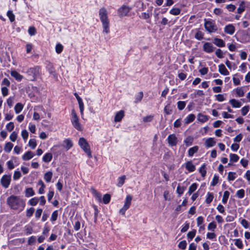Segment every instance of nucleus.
Returning a JSON list of instances; mask_svg holds the SVG:
<instances>
[{
  "label": "nucleus",
  "instance_id": "f257e3e1",
  "mask_svg": "<svg viewBox=\"0 0 250 250\" xmlns=\"http://www.w3.org/2000/svg\"><path fill=\"white\" fill-rule=\"evenodd\" d=\"M7 203L12 209L22 211L25 207V202L20 197L11 195L7 199Z\"/></svg>",
  "mask_w": 250,
  "mask_h": 250
},
{
  "label": "nucleus",
  "instance_id": "f03ea898",
  "mask_svg": "<svg viewBox=\"0 0 250 250\" xmlns=\"http://www.w3.org/2000/svg\"><path fill=\"white\" fill-rule=\"evenodd\" d=\"M99 16L102 24L103 32L106 34L108 33L109 32L110 22L108 18L107 11L105 8L102 7L100 9Z\"/></svg>",
  "mask_w": 250,
  "mask_h": 250
},
{
  "label": "nucleus",
  "instance_id": "7ed1b4c3",
  "mask_svg": "<svg viewBox=\"0 0 250 250\" xmlns=\"http://www.w3.org/2000/svg\"><path fill=\"white\" fill-rule=\"evenodd\" d=\"M26 74L29 81H35L41 74V68L39 66L31 67L27 69Z\"/></svg>",
  "mask_w": 250,
  "mask_h": 250
},
{
  "label": "nucleus",
  "instance_id": "20e7f679",
  "mask_svg": "<svg viewBox=\"0 0 250 250\" xmlns=\"http://www.w3.org/2000/svg\"><path fill=\"white\" fill-rule=\"evenodd\" d=\"M71 122L73 127L79 131L83 129L82 126L79 122V118L74 109L72 110L71 113Z\"/></svg>",
  "mask_w": 250,
  "mask_h": 250
},
{
  "label": "nucleus",
  "instance_id": "39448f33",
  "mask_svg": "<svg viewBox=\"0 0 250 250\" xmlns=\"http://www.w3.org/2000/svg\"><path fill=\"white\" fill-rule=\"evenodd\" d=\"M78 144L81 148L85 152L89 158H92V156L90 151V146L87 141L83 137L79 139Z\"/></svg>",
  "mask_w": 250,
  "mask_h": 250
},
{
  "label": "nucleus",
  "instance_id": "423d86ee",
  "mask_svg": "<svg viewBox=\"0 0 250 250\" xmlns=\"http://www.w3.org/2000/svg\"><path fill=\"white\" fill-rule=\"evenodd\" d=\"M204 21L205 28L208 32L210 33H214L217 31L218 28L214 21L205 19Z\"/></svg>",
  "mask_w": 250,
  "mask_h": 250
},
{
  "label": "nucleus",
  "instance_id": "0eeeda50",
  "mask_svg": "<svg viewBox=\"0 0 250 250\" xmlns=\"http://www.w3.org/2000/svg\"><path fill=\"white\" fill-rule=\"evenodd\" d=\"M132 199V197L131 195H128L126 196L125 199V204L123 208L119 211L121 214L123 215H125L126 210L129 208Z\"/></svg>",
  "mask_w": 250,
  "mask_h": 250
},
{
  "label": "nucleus",
  "instance_id": "6e6552de",
  "mask_svg": "<svg viewBox=\"0 0 250 250\" xmlns=\"http://www.w3.org/2000/svg\"><path fill=\"white\" fill-rule=\"evenodd\" d=\"M11 182V175H4L0 179V183L3 187L5 188H8Z\"/></svg>",
  "mask_w": 250,
  "mask_h": 250
},
{
  "label": "nucleus",
  "instance_id": "1a4fd4ad",
  "mask_svg": "<svg viewBox=\"0 0 250 250\" xmlns=\"http://www.w3.org/2000/svg\"><path fill=\"white\" fill-rule=\"evenodd\" d=\"M131 10V8L126 5H123L118 10L119 16L120 17H123L127 16V14Z\"/></svg>",
  "mask_w": 250,
  "mask_h": 250
},
{
  "label": "nucleus",
  "instance_id": "9d476101",
  "mask_svg": "<svg viewBox=\"0 0 250 250\" xmlns=\"http://www.w3.org/2000/svg\"><path fill=\"white\" fill-rule=\"evenodd\" d=\"M215 48L212 43L208 42L204 43L203 46V50L208 53H210L213 52Z\"/></svg>",
  "mask_w": 250,
  "mask_h": 250
},
{
  "label": "nucleus",
  "instance_id": "9b49d317",
  "mask_svg": "<svg viewBox=\"0 0 250 250\" xmlns=\"http://www.w3.org/2000/svg\"><path fill=\"white\" fill-rule=\"evenodd\" d=\"M235 31V27L232 24H229L224 27V32L229 35H233Z\"/></svg>",
  "mask_w": 250,
  "mask_h": 250
},
{
  "label": "nucleus",
  "instance_id": "f8f14e48",
  "mask_svg": "<svg viewBox=\"0 0 250 250\" xmlns=\"http://www.w3.org/2000/svg\"><path fill=\"white\" fill-rule=\"evenodd\" d=\"M168 143L171 146H175L177 144V138L175 134L169 135L167 139Z\"/></svg>",
  "mask_w": 250,
  "mask_h": 250
},
{
  "label": "nucleus",
  "instance_id": "ddd939ff",
  "mask_svg": "<svg viewBox=\"0 0 250 250\" xmlns=\"http://www.w3.org/2000/svg\"><path fill=\"white\" fill-rule=\"evenodd\" d=\"M218 71L222 75L226 76L229 75V72L224 64H220L218 66Z\"/></svg>",
  "mask_w": 250,
  "mask_h": 250
},
{
  "label": "nucleus",
  "instance_id": "4468645a",
  "mask_svg": "<svg viewBox=\"0 0 250 250\" xmlns=\"http://www.w3.org/2000/svg\"><path fill=\"white\" fill-rule=\"evenodd\" d=\"M216 144L213 138H208L207 139L205 142V146L207 147H210L213 146Z\"/></svg>",
  "mask_w": 250,
  "mask_h": 250
},
{
  "label": "nucleus",
  "instance_id": "2eb2a0df",
  "mask_svg": "<svg viewBox=\"0 0 250 250\" xmlns=\"http://www.w3.org/2000/svg\"><path fill=\"white\" fill-rule=\"evenodd\" d=\"M125 114L123 110H120L117 112L114 117V121L115 122H119L121 121L123 118L124 117Z\"/></svg>",
  "mask_w": 250,
  "mask_h": 250
},
{
  "label": "nucleus",
  "instance_id": "dca6fc26",
  "mask_svg": "<svg viewBox=\"0 0 250 250\" xmlns=\"http://www.w3.org/2000/svg\"><path fill=\"white\" fill-rule=\"evenodd\" d=\"M213 43L219 47H223L225 46V42L221 39L215 38L213 39Z\"/></svg>",
  "mask_w": 250,
  "mask_h": 250
},
{
  "label": "nucleus",
  "instance_id": "f3484780",
  "mask_svg": "<svg viewBox=\"0 0 250 250\" xmlns=\"http://www.w3.org/2000/svg\"><path fill=\"white\" fill-rule=\"evenodd\" d=\"M185 167L189 172H193L195 170V166L191 161H188L185 164Z\"/></svg>",
  "mask_w": 250,
  "mask_h": 250
},
{
  "label": "nucleus",
  "instance_id": "a211bd4d",
  "mask_svg": "<svg viewBox=\"0 0 250 250\" xmlns=\"http://www.w3.org/2000/svg\"><path fill=\"white\" fill-rule=\"evenodd\" d=\"M229 103L233 108H239L242 105L241 103L235 99H230Z\"/></svg>",
  "mask_w": 250,
  "mask_h": 250
},
{
  "label": "nucleus",
  "instance_id": "6ab92c4d",
  "mask_svg": "<svg viewBox=\"0 0 250 250\" xmlns=\"http://www.w3.org/2000/svg\"><path fill=\"white\" fill-rule=\"evenodd\" d=\"M46 69L50 74L52 75L54 77L56 76V72L55 69L53 65V64L51 63H48V64L46 66Z\"/></svg>",
  "mask_w": 250,
  "mask_h": 250
},
{
  "label": "nucleus",
  "instance_id": "aec40b11",
  "mask_svg": "<svg viewBox=\"0 0 250 250\" xmlns=\"http://www.w3.org/2000/svg\"><path fill=\"white\" fill-rule=\"evenodd\" d=\"M10 74L18 81H21L23 78V76L15 70L11 71Z\"/></svg>",
  "mask_w": 250,
  "mask_h": 250
},
{
  "label": "nucleus",
  "instance_id": "412c9836",
  "mask_svg": "<svg viewBox=\"0 0 250 250\" xmlns=\"http://www.w3.org/2000/svg\"><path fill=\"white\" fill-rule=\"evenodd\" d=\"M35 154L31 151H27L22 157V158L24 161H27L34 156Z\"/></svg>",
  "mask_w": 250,
  "mask_h": 250
},
{
  "label": "nucleus",
  "instance_id": "4be33fe9",
  "mask_svg": "<svg viewBox=\"0 0 250 250\" xmlns=\"http://www.w3.org/2000/svg\"><path fill=\"white\" fill-rule=\"evenodd\" d=\"M209 119L208 116L199 113L197 115V119L199 122L202 123L207 122Z\"/></svg>",
  "mask_w": 250,
  "mask_h": 250
},
{
  "label": "nucleus",
  "instance_id": "5701e85b",
  "mask_svg": "<svg viewBox=\"0 0 250 250\" xmlns=\"http://www.w3.org/2000/svg\"><path fill=\"white\" fill-rule=\"evenodd\" d=\"M63 147L66 148L67 150L69 149L73 146V143L69 139H65L63 141Z\"/></svg>",
  "mask_w": 250,
  "mask_h": 250
},
{
  "label": "nucleus",
  "instance_id": "b1692460",
  "mask_svg": "<svg viewBox=\"0 0 250 250\" xmlns=\"http://www.w3.org/2000/svg\"><path fill=\"white\" fill-rule=\"evenodd\" d=\"M77 101H78V102L79 104L81 115L82 118H83V116L84 104H83V100L81 97H80L79 98H78Z\"/></svg>",
  "mask_w": 250,
  "mask_h": 250
},
{
  "label": "nucleus",
  "instance_id": "393cba45",
  "mask_svg": "<svg viewBox=\"0 0 250 250\" xmlns=\"http://www.w3.org/2000/svg\"><path fill=\"white\" fill-rule=\"evenodd\" d=\"M92 193L95 198L100 202H102V195L94 188H91Z\"/></svg>",
  "mask_w": 250,
  "mask_h": 250
},
{
  "label": "nucleus",
  "instance_id": "a878e982",
  "mask_svg": "<svg viewBox=\"0 0 250 250\" xmlns=\"http://www.w3.org/2000/svg\"><path fill=\"white\" fill-rule=\"evenodd\" d=\"M38 186H40V188L39 189V194H43L44 193V188H45V185L42 180H39L38 183Z\"/></svg>",
  "mask_w": 250,
  "mask_h": 250
},
{
  "label": "nucleus",
  "instance_id": "bb28decb",
  "mask_svg": "<svg viewBox=\"0 0 250 250\" xmlns=\"http://www.w3.org/2000/svg\"><path fill=\"white\" fill-rule=\"evenodd\" d=\"M195 119V116L193 114L188 115L184 119V122L186 124H188L193 122Z\"/></svg>",
  "mask_w": 250,
  "mask_h": 250
},
{
  "label": "nucleus",
  "instance_id": "cd10ccee",
  "mask_svg": "<svg viewBox=\"0 0 250 250\" xmlns=\"http://www.w3.org/2000/svg\"><path fill=\"white\" fill-rule=\"evenodd\" d=\"M53 173L51 171H48L44 173V179L47 183H49L51 182V179L52 178Z\"/></svg>",
  "mask_w": 250,
  "mask_h": 250
},
{
  "label": "nucleus",
  "instance_id": "c85d7f7f",
  "mask_svg": "<svg viewBox=\"0 0 250 250\" xmlns=\"http://www.w3.org/2000/svg\"><path fill=\"white\" fill-rule=\"evenodd\" d=\"M23 108V105L21 103H17L14 107L15 113L17 114H19L22 110Z\"/></svg>",
  "mask_w": 250,
  "mask_h": 250
},
{
  "label": "nucleus",
  "instance_id": "c756f323",
  "mask_svg": "<svg viewBox=\"0 0 250 250\" xmlns=\"http://www.w3.org/2000/svg\"><path fill=\"white\" fill-rule=\"evenodd\" d=\"M199 149L198 146H194L190 148L188 150V154L189 156L192 157L194 153L197 152Z\"/></svg>",
  "mask_w": 250,
  "mask_h": 250
},
{
  "label": "nucleus",
  "instance_id": "7c9ffc66",
  "mask_svg": "<svg viewBox=\"0 0 250 250\" xmlns=\"http://www.w3.org/2000/svg\"><path fill=\"white\" fill-rule=\"evenodd\" d=\"M52 159V155L51 153H47L42 157V160L46 163L49 162Z\"/></svg>",
  "mask_w": 250,
  "mask_h": 250
},
{
  "label": "nucleus",
  "instance_id": "2f4dec72",
  "mask_svg": "<svg viewBox=\"0 0 250 250\" xmlns=\"http://www.w3.org/2000/svg\"><path fill=\"white\" fill-rule=\"evenodd\" d=\"M197 187H198L197 184H196L195 183H193L189 187L188 190V193L189 195H191L194 191H195L196 190Z\"/></svg>",
  "mask_w": 250,
  "mask_h": 250
},
{
  "label": "nucleus",
  "instance_id": "473e14b6",
  "mask_svg": "<svg viewBox=\"0 0 250 250\" xmlns=\"http://www.w3.org/2000/svg\"><path fill=\"white\" fill-rule=\"evenodd\" d=\"M193 138L191 136H188L186 138V139L184 140V143L187 146H191L193 142Z\"/></svg>",
  "mask_w": 250,
  "mask_h": 250
},
{
  "label": "nucleus",
  "instance_id": "72a5a7b5",
  "mask_svg": "<svg viewBox=\"0 0 250 250\" xmlns=\"http://www.w3.org/2000/svg\"><path fill=\"white\" fill-rule=\"evenodd\" d=\"M25 196L27 197H29L33 196L35 194V192L33 189L31 188H27L25 190Z\"/></svg>",
  "mask_w": 250,
  "mask_h": 250
},
{
  "label": "nucleus",
  "instance_id": "f704fd0d",
  "mask_svg": "<svg viewBox=\"0 0 250 250\" xmlns=\"http://www.w3.org/2000/svg\"><path fill=\"white\" fill-rule=\"evenodd\" d=\"M213 197H214L213 194L212 193L209 192H208L207 194L206 202L207 204H209L213 200Z\"/></svg>",
  "mask_w": 250,
  "mask_h": 250
},
{
  "label": "nucleus",
  "instance_id": "c9c22d12",
  "mask_svg": "<svg viewBox=\"0 0 250 250\" xmlns=\"http://www.w3.org/2000/svg\"><path fill=\"white\" fill-rule=\"evenodd\" d=\"M13 145L10 142H7L5 144L4 150L6 152H10L12 150Z\"/></svg>",
  "mask_w": 250,
  "mask_h": 250
},
{
  "label": "nucleus",
  "instance_id": "e433bc0d",
  "mask_svg": "<svg viewBox=\"0 0 250 250\" xmlns=\"http://www.w3.org/2000/svg\"><path fill=\"white\" fill-rule=\"evenodd\" d=\"M125 178L126 177H125V175H123L118 178V184H117V186L118 187H121L124 185L125 181Z\"/></svg>",
  "mask_w": 250,
  "mask_h": 250
},
{
  "label": "nucleus",
  "instance_id": "4c0bfd02",
  "mask_svg": "<svg viewBox=\"0 0 250 250\" xmlns=\"http://www.w3.org/2000/svg\"><path fill=\"white\" fill-rule=\"evenodd\" d=\"M181 9L179 8H172L170 11L169 13L171 15L177 16L180 14Z\"/></svg>",
  "mask_w": 250,
  "mask_h": 250
},
{
  "label": "nucleus",
  "instance_id": "58836bf2",
  "mask_svg": "<svg viewBox=\"0 0 250 250\" xmlns=\"http://www.w3.org/2000/svg\"><path fill=\"white\" fill-rule=\"evenodd\" d=\"M229 196V192L228 191H225L224 192L222 202L223 204H225L227 203L228 199Z\"/></svg>",
  "mask_w": 250,
  "mask_h": 250
},
{
  "label": "nucleus",
  "instance_id": "ea45409f",
  "mask_svg": "<svg viewBox=\"0 0 250 250\" xmlns=\"http://www.w3.org/2000/svg\"><path fill=\"white\" fill-rule=\"evenodd\" d=\"M245 190L243 189H241L237 190L236 192V196L239 199L244 198L245 196Z\"/></svg>",
  "mask_w": 250,
  "mask_h": 250
},
{
  "label": "nucleus",
  "instance_id": "a19ab883",
  "mask_svg": "<svg viewBox=\"0 0 250 250\" xmlns=\"http://www.w3.org/2000/svg\"><path fill=\"white\" fill-rule=\"evenodd\" d=\"M217 225L215 222L213 221L208 224V229L210 231H214V230L216 229Z\"/></svg>",
  "mask_w": 250,
  "mask_h": 250
},
{
  "label": "nucleus",
  "instance_id": "79ce46f5",
  "mask_svg": "<svg viewBox=\"0 0 250 250\" xmlns=\"http://www.w3.org/2000/svg\"><path fill=\"white\" fill-rule=\"evenodd\" d=\"M39 201V199L38 197H34L31 198L28 202L30 205L34 206H36Z\"/></svg>",
  "mask_w": 250,
  "mask_h": 250
},
{
  "label": "nucleus",
  "instance_id": "37998d69",
  "mask_svg": "<svg viewBox=\"0 0 250 250\" xmlns=\"http://www.w3.org/2000/svg\"><path fill=\"white\" fill-rule=\"evenodd\" d=\"M234 241H235L234 244L239 249H242L243 248V244L240 239H234Z\"/></svg>",
  "mask_w": 250,
  "mask_h": 250
},
{
  "label": "nucleus",
  "instance_id": "c03bdc74",
  "mask_svg": "<svg viewBox=\"0 0 250 250\" xmlns=\"http://www.w3.org/2000/svg\"><path fill=\"white\" fill-rule=\"evenodd\" d=\"M230 161L233 162H236L238 161L239 157L236 154L231 153L229 154Z\"/></svg>",
  "mask_w": 250,
  "mask_h": 250
},
{
  "label": "nucleus",
  "instance_id": "a18cd8bd",
  "mask_svg": "<svg viewBox=\"0 0 250 250\" xmlns=\"http://www.w3.org/2000/svg\"><path fill=\"white\" fill-rule=\"evenodd\" d=\"M186 188L185 187H181L180 185H178L176 189V192L179 195V196H181L183 194Z\"/></svg>",
  "mask_w": 250,
  "mask_h": 250
},
{
  "label": "nucleus",
  "instance_id": "49530a36",
  "mask_svg": "<svg viewBox=\"0 0 250 250\" xmlns=\"http://www.w3.org/2000/svg\"><path fill=\"white\" fill-rule=\"evenodd\" d=\"M143 96H144V94H143V92L141 91V92H139L137 94V95H136V96L135 102L136 103L140 102L143 97Z\"/></svg>",
  "mask_w": 250,
  "mask_h": 250
},
{
  "label": "nucleus",
  "instance_id": "de8ad7c7",
  "mask_svg": "<svg viewBox=\"0 0 250 250\" xmlns=\"http://www.w3.org/2000/svg\"><path fill=\"white\" fill-rule=\"evenodd\" d=\"M236 93L238 97H243L244 95V89L242 87H238L236 89Z\"/></svg>",
  "mask_w": 250,
  "mask_h": 250
},
{
  "label": "nucleus",
  "instance_id": "09e8293b",
  "mask_svg": "<svg viewBox=\"0 0 250 250\" xmlns=\"http://www.w3.org/2000/svg\"><path fill=\"white\" fill-rule=\"evenodd\" d=\"M186 105V102L185 101H179L177 103V107L180 110L184 109Z\"/></svg>",
  "mask_w": 250,
  "mask_h": 250
},
{
  "label": "nucleus",
  "instance_id": "8fccbe9b",
  "mask_svg": "<svg viewBox=\"0 0 250 250\" xmlns=\"http://www.w3.org/2000/svg\"><path fill=\"white\" fill-rule=\"evenodd\" d=\"M245 2L244 1H241L239 7L237 9V12L239 14L242 13L245 10Z\"/></svg>",
  "mask_w": 250,
  "mask_h": 250
},
{
  "label": "nucleus",
  "instance_id": "3c124183",
  "mask_svg": "<svg viewBox=\"0 0 250 250\" xmlns=\"http://www.w3.org/2000/svg\"><path fill=\"white\" fill-rule=\"evenodd\" d=\"M14 101V97H10L6 100V103L9 108H11L13 106Z\"/></svg>",
  "mask_w": 250,
  "mask_h": 250
},
{
  "label": "nucleus",
  "instance_id": "603ef678",
  "mask_svg": "<svg viewBox=\"0 0 250 250\" xmlns=\"http://www.w3.org/2000/svg\"><path fill=\"white\" fill-rule=\"evenodd\" d=\"M111 196L109 194H105L103 198V202L104 204H108L110 200Z\"/></svg>",
  "mask_w": 250,
  "mask_h": 250
},
{
  "label": "nucleus",
  "instance_id": "864d4df0",
  "mask_svg": "<svg viewBox=\"0 0 250 250\" xmlns=\"http://www.w3.org/2000/svg\"><path fill=\"white\" fill-rule=\"evenodd\" d=\"M203 33L200 30H198L195 35V38L198 40H201L202 39H203Z\"/></svg>",
  "mask_w": 250,
  "mask_h": 250
},
{
  "label": "nucleus",
  "instance_id": "5fc2aeb1",
  "mask_svg": "<svg viewBox=\"0 0 250 250\" xmlns=\"http://www.w3.org/2000/svg\"><path fill=\"white\" fill-rule=\"evenodd\" d=\"M28 145L32 149H35L37 146L36 140L35 139H30L29 141Z\"/></svg>",
  "mask_w": 250,
  "mask_h": 250
},
{
  "label": "nucleus",
  "instance_id": "6e6d98bb",
  "mask_svg": "<svg viewBox=\"0 0 250 250\" xmlns=\"http://www.w3.org/2000/svg\"><path fill=\"white\" fill-rule=\"evenodd\" d=\"M236 178V173L229 172L228 173V179L229 181H233Z\"/></svg>",
  "mask_w": 250,
  "mask_h": 250
},
{
  "label": "nucleus",
  "instance_id": "4d7b16f0",
  "mask_svg": "<svg viewBox=\"0 0 250 250\" xmlns=\"http://www.w3.org/2000/svg\"><path fill=\"white\" fill-rule=\"evenodd\" d=\"M63 48V47L61 43L57 44L56 47H55V50H56V53L58 54L61 53L62 52Z\"/></svg>",
  "mask_w": 250,
  "mask_h": 250
},
{
  "label": "nucleus",
  "instance_id": "13d9d810",
  "mask_svg": "<svg viewBox=\"0 0 250 250\" xmlns=\"http://www.w3.org/2000/svg\"><path fill=\"white\" fill-rule=\"evenodd\" d=\"M238 75V74H236L234 75L233 77V82L234 85H238L240 84V80L239 78L238 77H236V76H237Z\"/></svg>",
  "mask_w": 250,
  "mask_h": 250
},
{
  "label": "nucleus",
  "instance_id": "bf43d9fd",
  "mask_svg": "<svg viewBox=\"0 0 250 250\" xmlns=\"http://www.w3.org/2000/svg\"><path fill=\"white\" fill-rule=\"evenodd\" d=\"M250 106L249 105L245 106L241 109V114L243 116L246 115L249 112Z\"/></svg>",
  "mask_w": 250,
  "mask_h": 250
},
{
  "label": "nucleus",
  "instance_id": "052dcab7",
  "mask_svg": "<svg viewBox=\"0 0 250 250\" xmlns=\"http://www.w3.org/2000/svg\"><path fill=\"white\" fill-rule=\"evenodd\" d=\"M14 128V124L11 122L7 124L6 125V129L9 132L12 131Z\"/></svg>",
  "mask_w": 250,
  "mask_h": 250
},
{
  "label": "nucleus",
  "instance_id": "680f3d73",
  "mask_svg": "<svg viewBox=\"0 0 250 250\" xmlns=\"http://www.w3.org/2000/svg\"><path fill=\"white\" fill-rule=\"evenodd\" d=\"M7 16L9 18L11 22H13L15 20V15L12 11H8L7 13Z\"/></svg>",
  "mask_w": 250,
  "mask_h": 250
},
{
  "label": "nucleus",
  "instance_id": "e2e57ef3",
  "mask_svg": "<svg viewBox=\"0 0 250 250\" xmlns=\"http://www.w3.org/2000/svg\"><path fill=\"white\" fill-rule=\"evenodd\" d=\"M154 116L152 115H150L146 116L143 118V120L144 122H150L153 119Z\"/></svg>",
  "mask_w": 250,
  "mask_h": 250
},
{
  "label": "nucleus",
  "instance_id": "0e129e2a",
  "mask_svg": "<svg viewBox=\"0 0 250 250\" xmlns=\"http://www.w3.org/2000/svg\"><path fill=\"white\" fill-rule=\"evenodd\" d=\"M196 232V230L195 229H193L192 231H189L187 234L188 237L190 238L191 240L192 239L195 237Z\"/></svg>",
  "mask_w": 250,
  "mask_h": 250
},
{
  "label": "nucleus",
  "instance_id": "69168bd1",
  "mask_svg": "<svg viewBox=\"0 0 250 250\" xmlns=\"http://www.w3.org/2000/svg\"><path fill=\"white\" fill-rule=\"evenodd\" d=\"M187 245V243L185 240L181 241L179 244L178 247L180 249L182 250H184L186 248Z\"/></svg>",
  "mask_w": 250,
  "mask_h": 250
},
{
  "label": "nucleus",
  "instance_id": "338daca9",
  "mask_svg": "<svg viewBox=\"0 0 250 250\" xmlns=\"http://www.w3.org/2000/svg\"><path fill=\"white\" fill-rule=\"evenodd\" d=\"M164 112L167 115H169L172 112V110L170 109V104H167L164 108Z\"/></svg>",
  "mask_w": 250,
  "mask_h": 250
},
{
  "label": "nucleus",
  "instance_id": "774afa93",
  "mask_svg": "<svg viewBox=\"0 0 250 250\" xmlns=\"http://www.w3.org/2000/svg\"><path fill=\"white\" fill-rule=\"evenodd\" d=\"M28 31L29 34L31 36L35 35L36 33V30L35 28L33 26L29 27Z\"/></svg>",
  "mask_w": 250,
  "mask_h": 250
}]
</instances>
